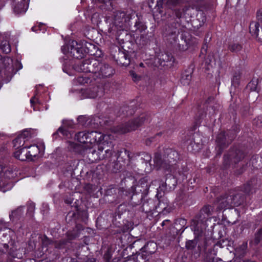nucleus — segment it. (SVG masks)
Masks as SVG:
<instances>
[{"instance_id":"obj_1","label":"nucleus","mask_w":262,"mask_h":262,"mask_svg":"<svg viewBox=\"0 0 262 262\" xmlns=\"http://www.w3.org/2000/svg\"><path fill=\"white\" fill-rule=\"evenodd\" d=\"M178 159V154L171 148L166 149L165 155L162 156L159 153H156L154 158L155 166L159 169H163L169 172L174 178H177L179 172L176 171L177 167L175 165Z\"/></svg>"},{"instance_id":"obj_2","label":"nucleus","mask_w":262,"mask_h":262,"mask_svg":"<svg viewBox=\"0 0 262 262\" xmlns=\"http://www.w3.org/2000/svg\"><path fill=\"white\" fill-rule=\"evenodd\" d=\"M68 49L67 54L70 56L76 59H81L86 54H94L93 50L95 49V46L88 42L78 43L76 41L72 40L70 42Z\"/></svg>"},{"instance_id":"obj_3","label":"nucleus","mask_w":262,"mask_h":262,"mask_svg":"<svg viewBox=\"0 0 262 262\" xmlns=\"http://www.w3.org/2000/svg\"><path fill=\"white\" fill-rule=\"evenodd\" d=\"M82 72H92L97 76L107 77L114 74V69L107 64H102L95 61L93 64H89L88 61L82 62L80 67L77 69Z\"/></svg>"},{"instance_id":"obj_4","label":"nucleus","mask_w":262,"mask_h":262,"mask_svg":"<svg viewBox=\"0 0 262 262\" xmlns=\"http://www.w3.org/2000/svg\"><path fill=\"white\" fill-rule=\"evenodd\" d=\"M87 134V144H89L90 145H86L85 147L86 148H90L93 147V145L97 146V149L99 148L100 150H102L105 147L102 146L104 144V142L107 139H110L111 135H104L100 132L96 131L86 132Z\"/></svg>"},{"instance_id":"obj_5","label":"nucleus","mask_w":262,"mask_h":262,"mask_svg":"<svg viewBox=\"0 0 262 262\" xmlns=\"http://www.w3.org/2000/svg\"><path fill=\"white\" fill-rule=\"evenodd\" d=\"M242 201L241 196L232 191L229 192V195L219 199L216 203L219 209H226L239 205Z\"/></svg>"},{"instance_id":"obj_6","label":"nucleus","mask_w":262,"mask_h":262,"mask_svg":"<svg viewBox=\"0 0 262 262\" xmlns=\"http://www.w3.org/2000/svg\"><path fill=\"white\" fill-rule=\"evenodd\" d=\"M146 115L142 114L139 118L129 121L124 124L114 127L113 132L118 134H125L136 129L143 123L145 120Z\"/></svg>"},{"instance_id":"obj_7","label":"nucleus","mask_w":262,"mask_h":262,"mask_svg":"<svg viewBox=\"0 0 262 262\" xmlns=\"http://www.w3.org/2000/svg\"><path fill=\"white\" fill-rule=\"evenodd\" d=\"M113 137L110 135V139H107L105 141L104 144L102 146L105 147L104 149L100 150L98 148L97 150L96 149L93 150L91 151L92 155L93 156L94 161L101 160L105 159H110L111 158L114 151L113 149L114 145L112 143Z\"/></svg>"},{"instance_id":"obj_8","label":"nucleus","mask_w":262,"mask_h":262,"mask_svg":"<svg viewBox=\"0 0 262 262\" xmlns=\"http://www.w3.org/2000/svg\"><path fill=\"white\" fill-rule=\"evenodd\" d=\"M127 25L125 14L123 12H117L110 25L109 31L112 34H118L119 32L124 30Z\"/></svg>"},{"instance_id":"obj_9","label":"nucleus","mask_w":262,"mask_h":262,"mask_svg":"<svg viewBox=\"0 0 262 262\" xmlns=\"http://www.w3.org/2000/svg\"><path fill=\"white\" fill-rule=\"evenodd\" d=\"M103 94V90L102 88L95 86L85 90L83 94L88 98H95L101 96Z\"/></svg>"},{"instance_id":"obj_10","label":"nucleus","mask_w":262,"mask_h":262,"mask_svg":"<svg viewBox=\"0 0 262 262\" xmlns=\"http://www.w3.org/2000/svg\"><path fill=\"white\" fill-rule=\"evenodd\" d=\"M157 212L159 213H165L169 212L171 211V208L168 207V201L167 199L162 198L159 200V203L156 206Z\"/></svg>"},{"instance_id":"obj_11","label":"nucleus","mask_w":262,"mask_h":262,"mask_svg":"<svg viewBox=\"0 0 262 262\" xmlns=\"http://www.w3.org/2000/svg\"><path fill=\"white\" fill-rule=\"evenodd\" d=\"M157 246L156 243L149 242L141 249V253H144L145 255L147 257V256L155 253L157 250Z\"/></svg>"},{"instance_id":"obj_12","label":"nucleus","mask_w":262,"mask_h":262,"mask_svg":"<svg viewBox=\"0 0 262 262\" xmlns=\"http://www.w3.org/2000/svg\"><path fill=\"white\" fill-rule=\"evenodd\" d=\"M151 160V156L147 153H143L141 155V160L142 163H144L146 167L144 171L146 173L149 172L152 169L151 165L150 162Z\"/></svg>"},{"instance_id":"obj_13","label":"nucleus","mask_w":262,"mask_h":262,"mask_svg":"<svg viewBox=\"0 0 262 262\" xmlns=\"http://www.w3.org/2000/svg\"><path fill=\"white\" fill-rule=\"evenodd\" d=\"M24 148L29 149V150H27L28 160H32L33 158L37 156L39 153L38 146L36 145L25 146Z\"/></svg>"},{"instance_id":"obj_14","label":"nucleus","mask_w":262,"mask_h":262,"mask_svg":"<svg viewBox=\"0 0 262 262\" xmlns=\"http://www.w3.org/2000/svg\"><path fill=\"white\" fill-rule=\"evenodd\" d=\"M28 1L21 0L19 3L15 6L14 8V11L17 14L24 13L28 9Z\"/></svg>"},{"instance_id":"obj_15","label":"nucleus","mask_w":262,"mask_h":262,"mask_svg":"<svg viewBox=\"0 0 262 262\" xmlns=\"http://www.w3.org/2000/svg\"><path fill=\"white\" fill-rule=\"evenodd\" d=\"M259 24L258 22L253 21L249 25V31L254 37L257 38L258 35Z\"/></svg>"},{"instance_id":"obj_16","label":"nucleus","mask_w":262,"mask_h":262,"mask_svg":"<svg viewBox=\"0 0 262 262\" xmlns=\"http://www.w3.org/2000/svg\"><path fill=\"white\" fill-rule=\"evenodd\" d=\"M24 147L23 148L18 149L14 153V157L21 161H25L28 160L27 150H25Z\"/></svg>"},{"instance_id":"obj_17","label":"nucleus","mask_w":262,"mask_h":262,"mask_svg":"<svg viewBox=\"0 0 262 262\" xmlns=\"http://www.w3.org/2000/svg\"><path fill=\"white\" fill-rule=\"evenodd\" d=\"M86 132H80L75 135V139L80 143L87 144Z\"/></svg>"},{"instance_id":"obj_18","label":"nucleus","mask_w":262,"mask_h":262,"mask_svg":"<svg viewBox=\"0 0 262 262\" xmlns=\"http://www.w3.org/2000/svg\"><path fill=\"white\" fill-rule=\"evenodd\" d=\"M230 157V159L233 160L235 163H236L243 159L245 157V155L242 151L237 150L233 155H231Z\"/></svg>"},{"instance_id":"obj_19","label":"nucleus","mask_w":262,"mask_h":262,"mask_svg":"<svg viewBox=\"0 0 262 262\" xmlns=\"http://www.w3.org/2000/svg\"><path fill=\"white\" fill-rule=\"evenodd\" d=\"M226 141L227 142H228V140L227 141L225 132H221L217 135L216 141L220 146H224L226 144Z\"/></svg>"},{"instance_id":"obj_20","label":"nucleus","mask_w":262,"mask_h":262,"mask_svg":"<svg viewBox=\"0 0 262 262\" xmlns=\"http://www.w3.org/2000/svg\"><path fill=\"white\" fill-rule=\"evenodd\" d=\"M154 207L155 206L153 204L152 201L144 202L142 206V211L145 213L150 212Z\"/></svg>"},{"instance_id":"obj_21","label":"nucleus","mask_w":262,"mask_h":262,"mask_svg":"<svg viewBox=\"0 0 262 262\" xmlns=\"http://www.w3.org/2000/svg\"><path fill=\"white\" fill-rule=\"evenodd\" d=\"M0 48L2 51L6 54L9 53L11 50L10 43L7 40H3L2 41Z\"/></svg>"},{"instance_id":"obj_22","label":"nucleus","mask_w":262,"mask_h":262,"mask_svg":"<svg viewBox=\"0 0 262 262\" xmlns=\"http://www.w3.org/2000/svg\"><path fill=\"white\" fill-rule=\"evenodd\" d=\"M53 244L50 241V239L47 238L46 236L42 237V253L40 254L39 256H42L44 254V253L47 251L48 250L47 247L49 245Z\"/></svg>"},{"instance_id":"obj_23","label":"nucleus","mask_w":262,"mask_h":262,"mask_svg":"<svg viewBox=\"0 0 262 262\" xmlns=\"http://www.w3.org/2000/svg\"><path fill=\"white\" fill-rule=\"evenodd\" d=\"M26 142V141L25 140L23 139L21 137L18 136L17 138L13 140L14 146L16 149H18L20 147L24 146Z\"/></svg>"},{"instance_id":"obj_24","label":"nucleus","mask_w":262,"mask_h":262,"mask_svg":"<svg viewBox=\"0 0 262 262\" xmlns=\"http://www.w3.org/2000/svg\"><path fill=\"white\" fill-rule=\"evenodd\" d=\"M32 131V130L31 129H26L18 136L21 137L23 139H24L27 141L32 137V134L31 133Z\"/></svg>"},{"instance_id":"obj_25","label":"nucleus","mask_w":262,"mask_h":262,"mask_svg":"<svg viewBox=\"0 0 262 262\" xmlns=\"http://www.w3.org/2000/svg\"><path fill=\"white\" fill-rule=\"evenodd\" d=\"M58 133H60L63 136L66 137L67 138H70L72 137V134L67 130V129H64L63 127H60L57 132L54 134V135L58 134Z\"/></svg>"},{"instance_id":"obj_26","label":"nucleus","mask_w":262,"mask_h":262,"mask_svg":"<svg viewBox=\"0 0 262 262\" xmlns=\"http://www.w3.org/2000/svg\"><path fill=\"white\" fill-rule=\"evenodd\" d=\"M191 79L190 74H183L182 76L181 82L183 85L189 84Z\"/></svg>"},{"instance_id":"obj_27","label":"nucleus","mask_w":262,"mask_h":262,"mask_svg":"<svg viewBox=\"0 0 262 262\" xmlns=\"http://www.w3.org/2000/svg\"><path fill=\"white\" fill-rule=\"evenodd\" d=\"M247 248V243H243L241 246L236 249V252L241 255H243Z\"/></svg>"},{"instance_id":"obj_28","label":"nucleus","mask_w":262,"mask_h":262,"mask_svg":"<svg viewBox=\"0 0 262 262\" xmlns=\"http://www.w3.org/2000/svg\"><path fill=\"white\" fill-rule=\"evenodd\" d=\"M69 148L71 150H73L75 152H80V148L81 147V145L75 143L72 141H69Z\"/></svg>"},{"instance_id":"obj_29","label":"nucleus","mask_w":262,"mask_h":262,"mask_svg":"<svg viewBox=\"0 0 262 262\" xmlns=\"http://www.w3.org/2000/svg\"><path fill=\"white\" fill-rule=\"evenodd\" d=\"M257 80H252L247 85V89L252 92L255 91L257 89Z\"/></svg>"},{"instance_id":"obj_30","label":"nucleus","mask_w":262,"mask_h":262,"mask_svg":"<svg viewBox=\"0 0 262 262\" xmlns=\"http://www.w3.org/2000/svg\"><path fill=\"white\" fill-rule=\"evenodd\" d=\"M229 49L232 52H237L242 49V46L238 43H233L229 46Z\"/></svg>"},{"instance_id":"obj_31","label":"nucleus","mask_w":262,"mask_h":262,"mask_svg":"<svg viewBox=\"0 0 262 262\" xmlns=\"http://www.w3.org/2000/svg\"><path fill=\"white\" fill-rule=\"evenodd\" d=\"M241 78V74L239 72L235 73L233 76L232 79V85H238L239 82V80Z\"/></svg>"},{"instance_id":"obj_32","label":"nucleus","mask_w":262,"mask_h":262,"mask_svg":"<svg viewBox=\"0 0 262 262\" xmlns=\"http://www.w3.org/2000/svg\"><path fill=\"white\" fill-rule=\"evenodd\" d=\"M192 9L190 8V7H186V8L184 9L183 10V13H180L179 12H176V14L177 15V16L178 17H182L183 15L185 16L186 15V14H188L189 15V13H187L189 11H190Z\"/></svg>"},{"instance_id":"obj_33","label":"nucleus","mask_w":262,"mask_h":262,"mask_svg":"<svg viewBox=\"0 0 262 262\" xmlns=\"http://www.w3.org/2000/svg\"><path fill=\"white\" fill-rule=\"evenodd\" d=\"M5 181L3 178V167L0 165V189H2L5 186Z\"/></svg>"},{"instance_id":"obj_34","label":"nucleus","mask_w":262,"mask_h":262,"mask_svg":"<svg viewBox=\"0 0 262 262\" xmlns=\"http://www.w3.org/2000/svg\"><path fill=\"white\" fill-rule=\"evenodd\" d=\"M5 181L3 178V167L0 165V189H2L5 186Z\"/></svg>"},{"instance_id":"obj_35","label":"nucleus","mask_w":262,"mask_h":262,"mask_svg":"<svg viewBox=\"0 0 262 262\" xmlns=\"http://www.w3.org/2000/svg\"><path fill=\"white\" fill-rule=\"evenodd\" d=\"M90 79L86 77L80 76L77 78V82L80 84H84L88 83Z\"/></svg>"},{"instance_id":"obj_36","label":"nucleus","mask_w":262,"mask_h":262,"mask_svg":"<svg viewBox=\"0 0 262 262\" xmlns=\"http://www.w3.org/2000/svg\"><path fill=\"white\" fill-rule=\"evenodd\" d=\"M262 236V229H260L258 231V232L257 233V234L255 235V243L257 244L261 239Z\"/></svg>"},{"instance_id":"obj_37","label":"nucleus","mask_w":262,"mask_h":262,"mask_svg":"<svg viewBox=\"0 0 262 262\" xmlns=\"http://www.w3.org/2000/svg\"><path fill=\"white\" fill-rule=\"evenodd\" d=\"M195 246V242L193 241H189L186 243V247L188 249H193Z\"/></svg>"},{"instance_id":"obj_38","label":"nucleus","mask_w":262,"mask_h":262,"mask_svg":"<svg viewBox=\"0 0 262 262\" xmlns=\"http://www.w3.org/2000/svg\"><path fill=\"white\" fill-rule=\"evenodd\" d=\"M183 1L184 0H168L167 4L169 6H176Z\"/></svg>"},{"instance_id":"obj_39","label":"nucleus","mask_w":262,"mask_h":262,"mask_svg":"<svg viewBox=\"0 0 262 262\" xmlns=\"http://www.w3.org/2000/svg\"><path fill=\"white\" fill-rule=\"evenodd\" d=\"M257 19L262 23V8L259 9L257 12Z\"/></svg>"},{"instance_id":"obj_40","label":"nucleus","mask_w":262,"mask_h":262,"mask_svg":"<svg viewBox=\"0 0 262 262\" xmlns=\"http://www.w3.org/2000/svg\"><path fill=\"white\" fill-rule=\"evenodd\" d=\"M130 75L132 76L133 79L134 81H137L139 80L140 77L138 76L133 71L130 72Z\"/></svg>"},{"instance_id":"obj_41","label":"nucleus","mask_w":262,"mask_h":262,"mask_svg":"<svg viewBox=\"0 0 262 262\" xmlns=\"http://www.w3.org/2000/svg\"><path fill=\"white\" fill-rule=\"evenodd\" d=\"M21 211H22V207H18L16 210L12 211L11 214L10 215V216H11L12 215H16L17 213H20L21 212Z\"/></svg>"},{"instance_id":"obj_42","label":"nucleus","mask_w":262,"mask_h":262,"mask_svg":"<svg viewBox=\"0 0 262 262\" xmlns=\"http://www.w3.org/2000/svg\"><path fill=\"white\" fill-rule=\"evenodd\" d=\"M202 210L207 214H210L211 212V207L210 206H205L203 208Z\"/></svg>"},{"instance_id":"obj_43","label":"nucleus","mask_w":262,"mask_h":262,"mask_svg":"<svg viewBox=\"0 0 262 262\" xmlns=\"http://www.w3.org/2000/svg\"><path fill=\"white\" fill-rule=\"evenodd\" d=\"M34 209H35L34 204H33V203L30 204L29 206V209L31 211H34Z\"/></svg>"},{"instance_id":"obj_44","label":"nucleus","mask_w":262,"mask_h":262,"mask_svg":"<svg viewBox=\"0 0 262 262\" xmlns=\"http://www.w3.org/2000/svg\"><path fill=\"white\" fill-rule=\"evenodd\" d=\"M36 100H37V99L35 97L32 98L30 100V102H31V104L33 105V103H35Z\"/></svg>"},{"instance_id":"obj_45","label":"nucleus","mask_w":262,"mask_h":262,"mask_svg":"<svg viewBox=\"0 0 262 262\" xmlns=\"http://www.w3.org/2000/svg\"><path fill=\"white\" fill-rule=\"evenodd\" d=\"M64 243H63V242L62 243V244H61V245H59V246H57V244H56V243H55V244H54L55 247H56V248H61V247H62V245H64Z\"/></svg>"},{"instance_id":"obj_46","label":"nucleus","mask_w":262,"mask_h":262,"mask_svg":"<svg viewBox=\"0 0 262 262\" xmlns=\"http://www.w3.org/2000/svg\"><path fill=\"white\" fill-rule=\"evenodd\" d=\"M172 36H173V37L172 38L174 40H176V39L177 38V34L174 33V34H172Z\"/></svg>"},{"instance_id":"obj_47","label":"nucleus","mask_w":262,"mask_h":262,"mask_svg":"<svg viewBox=\"0 0 262 262\" xmlns=\"http://www.w3.org/2000/svg\"><path fill=\"white\" fill-rule=\"evenodd\" d=\"M169 220H164V221L162 223V226H163L164 225H165V223H166V222H169Z\"/></svg>"},{"instance_id":"obj_48","label":"nucleus","mask_w":262,"mask_h":262,"mask_svg":"<svg viewBox=\"0 0 262 262\" xmlns=\"http://www.w3.org/2000/svg\"><path fill=\"white\" fill-rule=\"evenodd\" d=\"M83 118V116H79V117H78V120L79 121H80V120L81 119H82Z\"/></svg>"},{"instance_id":"obj_49","label":"nucleus","mask_w":262,"mask_h":262,"mask_svg":"<svg viewBox=\"0 0 262 262\" xmlns=\"http://www.w3.org/2000/svg\"><path fill=\"white\" fill-rule=\"evenodd\" d=\"M140 66L141 67H143V63H141L140 64Z\"/></svg>"},{"instance_id":"obj_50","label":"nucleus","mask_w":262,"mask_h":262,"mask_svg":"<svg viewBox=\"0 0 262 262\" xmlns=\"http://www.w3.org/2000/svg\"><path fill=\"white\" fill-rule=\"evenodd\" d=\"M62 51H63V53H64V54H66V52H64L63 51V48H62Z\"/></svg>"},{"instance_id":"obj_51","label":"nucleus","mask_w":262,"mask_h":262,"mask_svg":"<svg viewBox=\"0 0 262 262\" xmlns=\"http://www.w3.org/2000/svg\"><path fill=\"white\" fill-rule=\"evenodd\" d=\"M6 59H7L8 60H10V59L9 58H7L5 59V60H6Z\"/></svg>"},{"instance_id":"obj_52","label":"nucleus","mask_w":262,"mask_h":262,"mask_svg":"<svg viewBox=\"0 0 262 262\" xmlns=\"http://www.w3.org/2000/svg\"><path fill=\"white\" fill-rule=\"evenodd\" d=\"M32 30L33 31H34V27H32Z\"/></svg>"},{"instance_id":"obj_53","label":"nucleus","mask_w":262,"mask_h":262,"mask_svg":"<svg viewBox=\"0 0 262 262\" xmlns=\"http://www.w3.org/2000/svg\"><path fill=\"white\" fill-rule=\"evenodd\" d=\"M166 59L163 58V60H165Z\"/></svg>"},{"instance_id":"obj_54","label":"nucleus","mask_w":262,"mask_h":262,"mask_svg":"<svg viewBox=\"0 0 262 262\" xmlns=\"http://www.w3.org/2000/svg\"><path fill=\"white\" fill-rule=\"evenodd\" d=\"M249 262H253V261H249Z\"/></svg>"}]
</instances>
